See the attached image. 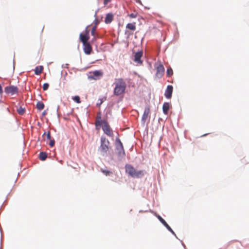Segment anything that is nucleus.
<instances>
[{
	"label": "nucleus",
	"instance_id": "1",
	"mask_svg": "<svg viewBox=\"0 0 249 249\" xmlns=\"http://www.w3.org/2000/svg\"><path fill=\"white\" fill-rule=\"evenodd\" d=\"M101 118V112H98L97 113L95 123V126L97 127L98 126H100L102 124H103L104 125L102 126V130L104 131V132L108 136L113 137V133L111 127H110L109 125L108 124L107 121L105 120H102ZM96 129L98 128H96Z\"/></svg>",
	"mask_w": 249,
	"mask_h": 249
},
{
	"label": "nucleus",
	"instance_id": "2",
	"mask_svg": "<svg viewBox=\"0 0 249 249\" xmlns=\"http://www.w3.org/2000/svg\"><path fill=\"white\" fill-rule=\"evenodd\" d=\"M111 149L110 142L104 135L100 138V145L98 148V151L103 157L107 156V152Z\"/></svg>",
	"mask_w": 249,
	"mask_h": 249
},
{
	"label": "nucleus",
	"instance_id": "3",
	"mask_svg": "<svg viewBox=\"0 0 249 249\" xmlns=\"http://www.w3.org/2000/svg\"><path fill=\"white\" fill-rule=\"evenodd\" d=\"M115 146L118 159L119 160H122L124 159L125 153L123 143L119 137H117L115 139Z\"/></svg>",
	"mask_w": 249,
	"mask_h": 249
},
{
	"label": "nucleus",
	"instance_id": "4",
	"mask_svg": "<svg viewBox=\"0 0 249 249\" xmlns=\"http://www.w3.org/2000/svg\"><path fill=\"white\" fill-rule=\"evenodd\" d=\"M126 83L123 79L119 78L118 82L115 83L113 93L116 96H119L123 93L126 89Z\"/></svg>",
	"mask_w": 249,
	"mask_h": 249
},
{
	"label": "nucleus",
	"instance_id": "5",
	"mask_svg": "<svg viewBox=\"0 0 249 249\" xmlns=\"http://www.w3.org/2000/svg\"><path fill=\"white\" fill-rule=\"evenodd\" d=\"M126 173L134 178H141L143 175V171H137L133 166L130 164H126L125 166Z\"/></svg>",
	"mask_w": 249,
	"mask_h": 249
},
{
	"label": "nucleus",
	"instance_id": "6",
	"mask_svg": "<svg viewBox=\"0 0 249 249\" xmlns=\"http://www.w3.org/2000/svg\"><path fill=\"white\" fill-rule=\"evenodd\" d=\"M4 92L6 94L13 95L18 94V88L17 86L11 85L4 88Z\"/></svg>",
	"mask_w": 249,
	"mask_h": 249
},
{
	"label": "nucleus",
	"instance_id": "7",
	"mask_svg": "<svg viewBox=\"0 0 249 249\" xmlns=\"http://www.w3.org/2000/svg\"><path fill=\"white\" fill-rule=\"evenodd\" d=\"M103 75V73L100 70L94 71L89 76V78L94 80L100 79Z\"/></svg>",
	"mask_w": 249,
	"mask_h": 249
},
{
	"label": "nucleus",
	"instance_id": "8",
	"mask_svg": "<svg viewBox=\"0 0 249 249\" xmlns=\"http://www.w3.org/2000/svg\"><path fill=\"white\" fill-rule=\"evenodd\" d=\"M157 217L160 221L166 228V229L170 231L174 235H175L176 237V234L175 232L173 231L172 228L169 226V225L167 223V222L163 219L160 215L157 214Z\"/></svg>",
	"mask_w": 249,
	"mask_h": 249
},
{
	"label": "nucleus",
	"instance_id": "9",
	"mask_svg": "<svg viewBox=\"0 0 249 249\" xmlns=\"http://www.w3.org/2000/svg\"><path fill=\"white\" fill-rule=\"evenodd\" d=\"M164 73V68L162 64H160L156 69V75L158 78H160Z\"/></svg>",
	"mask_w": 249,
	"mask_h": 249
},
{
	"label": "nucleus",
	"instance_id": "10",
	"mask_svg": "<svg viewBox=\"0 0 249 249\" xmlns=\"http://www.w3.org/2000/svg\"><path fill=\"white\" fill-rule=\"evenodd\" d=\"M143 54L142 51H139L136 52L134 55V61L139 64H142V61L141 60V58Z\"/></svg>",
	"mask_w": 249,
	"mask_h": 249
},
{
	"label": "nucleus",
	"instance_id": "11",
	"mask_svg": "<svg viewBox=\"0 0 249 249\" xmlns=\"http://www.w3.org/2000/svg\"><path fill=\"white\" fill-rule=\"evenodd\" d=\"M173 87L172 85H168L164 93V96L167 99H170L173 93Z\"/></svg>",
	"mask_w": 249,
	"mask_h": 249
},
{
	"label": "nucleus",
	"instance_id": "12",
	"mask_svg": "<svg viewBox=\"0 0 249 249\" xmlns=\"http://www.w3.org/2000/svg\"><path fill=\"white\" fill-rule=\"evenodd\" d=\"M83 50L85 54H90L92 51V47L89 44V42L83 44Z\"/></svg>",
	"mask_w": 249,
	"mask_h": 249
},
{
	"label": "nucleus",
	"instance_id": "13",
	"mask_svg": "<svg viewBox=\"0 0 249 249\" xmlns=\"http://www.w3.org/2000/svg\"><path fill=\"white\" fill-rule=\"evenodd\" d=\"M149 112H150L149 107L148 106L145 107L143 115L142 116V122L143 123H144L145 122V121L147 118V117L149 113Z\"/></svg>",
	"mask_w": 249,
	"mask_h": 249
},
{
	"label": "nucleus",
	"instance_id": "14",
	"mask_svg": "<svg viewBox=\"0 0 249 249\" xmlns=\"http://www.w3.org/2000/svg\"><path fill=\"white\" fill-rule=\"evenodd\" d=\"M80 40L82 44H84L89 42L88 40L89 39V36L88 35L83 34V33H81L79 36Z\"/></svg>",
	"mask_w": 249,
	"mask_h": 249
},
{
	"label": "nucleus",
	"instance_id": "15",
	"mask_svg": "<svg viewBox=\"0 0 249 249\" xmlns=\"http://www.w3.org/2000/svg\"><path fill=\"white\" fill-rule=\"evenodd\" d=\"M170 104L168 102H164L162 106V111L163 113L165 115H167L168 113L169 110L170 108Z\"/></svg>",
	"mask_w": 249,
	"mask_h": 249
},
{
	"label": "nucleus",
	"instance_id": "16",
	"mask_svg": "<svg viewBox=\"0 0 249 249\" xmlns=\"http://www.w3.org/2000/svg\"><path fill=\"white\" fill-rule=\"evenodd\" d=\"M113 15L111 13H109L106 15V18L105 19V22L106 24H109L113 20Z\"/></svg>",
	"mask_w": 249,
	"mask_h": 249
},
{
	"label": "nucleus",
	"instance_id": "17",
	"mask_svg": "<svg viewBox=\"0 0 249 249\" xmlns=\"http://www.w3.org/2000/svg\"><path fill=\"white\" fill-rule=\"evenodd\" d=\"M48 155L45 152H40L39 155V158L40 160L44 161L46 160Z\"/></svg>",
	"mask_w": 249,
	"mask_h": 249
},
{
	"label": "nucleus",
	"instance_id": "18",
	"mask_svg": "<svg viewBox=\"0 0 249 249\" xmlns=\"http://www.w3.org/2000/svg\"><path fill=\"white\" fill-rule=\"evenodd\" d=\"M136 23H129L126 26V28L128 29L129 30L135 31L136 30Z\"/></svg>",
	"mask_w": 249,
	"mask_h": 249
},
{
	"label": "nucleus",
	"instance_id": "19",
	"mask_svg": "<svg viewBox=\"0 0 249 249\" xmlns=\"http://www.w3.org/2000/svg\"><path fill=\"white\" fill-rule=\"evenodd\" d=\"M43 69V68L42 66L36 67L35 70V73L36 75L40 74L42 72Z\"/></svg>",
	"mask_w": 249,
	"mask_h": 249
},
{
	"label": "nucleus",
	"instance_id": "20",
	"mask_svg": "<svg viewBox=\"0 0 249 249\" xmlns=\"http://www.w3.org/2000/svg\"><path fill=\"white\" fill-rule=\"evenodd\" d=\"M44 107H45V106H44V103L41 101L37 102V103L36 105V107L39 110H42L44 108Z\"/></svg>",
	"mask_w": 249,
	"mask_h": 249
},
{
	"label": "nucleus",
	"instance_id": "21",
	"mask_svg": "<svg viewBox=\"0 0 249 249\" xmlns=\"http://www.w3.org/2000/svg\"><path fill=\"white\" fill-rule=\"evenodd\" d=\"M101 171L106 176H111L113 174V172L103 169H101Z\"/></svg>",
	"mask_w": 249,
	"mask_h": 249
},
{
	"label": "nucleus",
	"instance_id": "22",
	"mask_svg": "<svg viewBox=\"0 0 249 249\" xmlns=\"http://www.w3.org/2000/svg\"><path fill=\"white\" fill-rule=\"evenodd\" d=\"M173 74V70L171 67H168L167 69L166 75L167 77H171Z\"/></svg>",
	"mask_w": 249,
	"mask_h": 249
},
{
	"label": "nucleus",
	"instance_id": "23",
	"mask_svg": "<svg viewBox=\"0 0 249 249\" xmlns=\"http://www.w3.org/2000/svg\"><path fill=\"white\" fill-rule=\"evenodd\" d=\"M17 111L19 115H23L25 112V108L20 106L18 108H17Z\"/></svg>",
	"mask_w": 249,
	"mask_h": 249
},
{
	"label": "nucleus",
	"instance_id": "24",
	"mask_svg": "<svg viewBox=\"0 0 249 249\" xmlns=\"http://www.w3.org/2000/svg\"><path fill=\"white\" fill-rule=\"evenodd\" d=\"M45 135H46V138L47 140H51V132L48 131L47 133L46 132H44V133L42 135V137H44Z\"/></svg>",
	"mask_w": 249,
	"mask_h": 249
},
{
	"label": "nucleus",
	"instance_id": "25",
	"mask_svg": "<svg viewBox=\"0 0 249 249\" xmlns=\"http://www.w3.org/2000/svg\"><path fill=\"white\" fill-rule=\"evenodd\" d=\"M73 100L76 103H81V100L79 96L76 95L72 98Z\"/></svg>",
	"mask_w": 249,
	"mask_h": 249
},
{
	"label": "nucleus",
	"instance_id": "26",
	"mask_svg": "<svg viewBox=\"0 0 249 249\" xmlns=\"http://www.w3.org/2000/svg\"><path fill=\"white\" fill-rule=\"evenodd\" d=\"M98 10L97 11H96L95 14H94V17H95V18L94 20V25H96V27H97V25L99 24V23H100V21L97 19V18H96V15H97V12Z\"/></svg>",
	"mask_w": 249,
	"mask_h": 249
},
{
	"label": "nucleus",
	"instance_id": "27",
	"mask_svg": "<svg viewBox=\"0 0 249 249\" xmlns=\"http://www.w3.org/2000/svg\"><path fill=\"white\" fill-rule=\"evenodd\" d=\"M96 28H97V27H96V25H94L92 27L91 31V36H95V31H96Z\"/></svg>",
	"mask_w": 249,
	"mask_h": 249
},
{
	"label": "nucleus",
	"instance_id": "28",
	"mask_svg": "<svg viewBox=\"0 0 249 249\" xmlns=\"http://www.w3.org/2000/svg\"><path fill=\"white\" fill-rule=\"evenodd\" d=\"M54 144H55V140H54V139L50 140V142L49 143V146L50 147H52L54 146Z\"/></svg>",
	"mask_w": 249,
	"mask_h": 249
},
{
	"label": "nucleus",
	"instance_id": "29",
	"mask_svg": "<svg viewBox=\"0 0 249 249\" xmlns=\"http://www.w3.org/2000/svg\"><path fill=\"white\" fill-rule=\"evenodd\" d=\"M49 87V84L47 83H45L43 84L42 88L44 90H46L48 89Z\"/></svg>",
	"mask_w": 249,
	"mask_h": 249
},
{
	"label": "nucleus",
	"instance_id": "30",
	"mask_svg": "<svg viewBox=\"0 0 249 249\" xmlns=\"http://www.w3.org/2000/svg\"><path fill=\"white\" fill-rule=\"evenodd\" d=\"M137 14L132 13L129 15V17L132 18H135L137 17Z\"/></svg>",
	"mask_w": 249,
	"mask_h": 249
},
{
	"label": "nucleus",
	"instance_id": "31",
	"mask_svg": "<svg viewBox=\"0 0 249 249\" xmlns=\"http://www.w3.org/2000/svg\"><path fill=\"white\" fill-rule=\"evenodd\" d=\"M88 26H87V27L85 29V33L84 34L88 35V36H89V31L88 29Z\"/></svg>",
	"mask_w": 249,
	"mask_h": 249
},
{
	"label": "nucleus",
	"instance_id": "32",
	"mask_svg": "<svg viewBox=\"0 0 249 249\" xmlns=\"http://www.w3.org/2000/svg\"><path fill=\"white\" fill-rule=\"evenodd\" d=\"M99 100H100V102H99V103H97L96 104V106H100V105L103 103V101L102 99H99Z\"/></svg>",
	"mask_w": 249,
	"mask_h": 249
},
{
	"label": "nucleus",
	"instance_id": "33",
	"mask_svg": "<svg viewBox=\"0 0 249 249\" xmlns=\"http://www.w3.org/2000/svg\"><path fill=\"white\" fill-rule=\"evenodd\" d=\"M110 1V0H104V5H107Z\"/></svg>",
	"mask_w": 249,
	"mask_h": 249
},
{
	"label": "nucleus",
	"instance_id": "34",
	"mask_svg": "<svg viewBox=\"0 0 249 249\" xmlns=\"http://www.w3.org/2000/svg\"><path fill=\"white\" fill-rule=\"evenodd\" d=\"M59 109V106H57V110H56V112H57V116L59 117V114L58 113V110Z\"/></svg>",
	"mask_w": 249,
	"mask_h": 249
},
{
	"label": "nucleus",
	"instance_id": "35",
	"mask_svg": "<svg viewBox=\"0 0 249 249\" xmlns=\"http://www.w3.org/2000/svg\"><path fill=\"white\" fill-rule=\"evenodd\" d=\"M136 1V2L138 3H139L141 5H142V1L140 0H135Z\"/></svg>",
	"mask_w": 249,
	"mask_h": 249
},
{
	"label": "nucleus",
	"instance_id": "36",
	"mask_svg": "<svg viewBox=\"0 0 249 249\" xmlns=\"http://www.w3.org/2000/svg\"><path fill=\"white\" fill-rule=\"evenodd\" d=\"M3 92L1 86L0 85V94Z\"/></svg>",
	"mask_w": 249,
	"mask_h": 249
},
{
	"label": "nucleus",
	"instance_id": "37",
	"mask_svg": "<svg viewBox=\"0 0 249 249\" xmlns=\"http://www.w3.org/2000/svg\"><path fill=\"white\" fill-rule=\"evenodd\" d=\"M46 114V110H44L42 113V116H45V115Z\"/></svg>",
	"mask_w": 249,
	"mask_h": 249
},
{
	"label": "nucleus",
	"instance_id": "38",
	"mask_svg": "<svg viewBox=\"0 0 249 249\" xmlns=\"http://www.w3.org/2000/svg\"><path fill=\"white\" fill-rule=\"evenodd\" d=\"M68 64H66L65 65V66H64V65H62V67L65 68H68Z\"/></svg>",
	"mask_w": 249,
	"mask_h": 249
},
{
	"label": "nucleus",
	"instance_id": "39",
	"mask_svg": "<svg viewBox=\"0 0 249 249\" xmlns=\"http://www.w3.org/2000/svg\"><path fill=\"white\" fill-rule=\"evenodd\" d=\"M182 245L184 247V248H185V246L183 243H182Z\"/></svg>",
	"mask_w": 249,
	"mask_h": 249
},
{
	"label": "nucleus",
	"instance_id": "40",
	"mask_svg": "<svg viewBox=\"0 0 249 249\" xmlns=\"http://www.w3.org/2000/svg\"><path fill=\"white\" fill-rule=\"evenodd\" d=\"M13 62L14 63V60L13 61ZM13 68L14 69L15 68V66L14 65L13 66Z\"/></svg>",
	"mask_w": 249,
	"mask_h": 249
},
{
	"label": "nucleus",
	"instance_id": "41",
	"mask_svg": "<svg viewBox=\"0 0 249 249\" xmlns=\"http://www.w3.org/2000/svg\"><path fill=\"white\" fill-rule=\"evenodd\" d=\"M206 135H207V134H205L203 135V136H206Z\"/></svg>",
	"mask_w": 249,
	"mask_h": 249
}]
</instances>
